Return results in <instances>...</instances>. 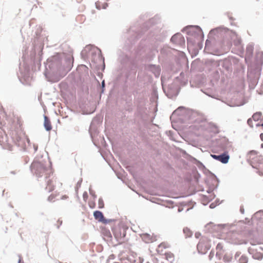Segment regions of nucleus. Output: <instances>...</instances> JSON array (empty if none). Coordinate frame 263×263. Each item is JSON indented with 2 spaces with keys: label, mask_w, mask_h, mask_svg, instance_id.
Listing matches in <instances>:
<instances>
[{
  "label": "nucleus",
  "mask_w": 263,
  "mask_h": 263,
  "mask_svg": "<svg viewBox=\"0 0 263 263\" xmlns=\"http://www.w3.org/2000/svg\"><path fill=\"white\" fill-rule=\"evenodd\" d=\"M216 256H218L219 259H220L222 256L223 255L224 252L223 245L221 243H218L216 248Z\"/></svg>",
  "instance_id": "1a4fd4ad"
},
{
  "label": "nucleus",
  "mask_w": 263,
  "mask_h": 263,
  "mask_svg": "<svg viewBox=\"0 0 263 263\" xmlns=\"http://www.w3.org/2000/svg\"><path fill=\"white\" fill-rule=\"evenodd\" d=\"M233 259V256L231 254H226L223 256V260L227 262H231Z\"/></svg>",
  "instance_id": "4468645a"
},
{
  "label": "nucleus",
  "mask_w": 263,
  "mask_h": 263,
  "mask_svg": "<svg viewBox=\"0 0 263 263\" xmlns=\"http://www.w3.org/2000/svg\"><path fill=\"white\" fill-rule=\"evenodd\" d=\"M252 245H255V243H252V242H250Z\"/></svg>",
  "instance_id": "72a5a7b5"
},
{
  "label": "nucleus",
  "mask_w": 263,
  "mask_h": 263,
  "mask_svg": "<svg viewBox=\"0 0 263 263\" xmlns=\"http://www.w3.org/2000/svg\"><path fill=\"white\" fill-rule=\"evenodd\" d=\"M218 160L220 161L223 163H227L229 160V156L227 154H223L221 155H218Z\"/></svg>",
  "instance_id": "9b49d317"
},
{
  "label": "nucleus",
  "mask_w": 263,
  "mask_h": 263,
  "mask_svg": "<svg viewBox=\"0 0 263 263\" xmlns=\"http://www.w3.org/2000/svg\"><path fill=\"white\" fill-rule=\"evenodd\" d=\"M19 263H24V262L23 261H22L21 260H20Z\"/></svg>",
  "instance_id": "cd10ccee"
},
{
  "label": "nucleus",
  "mask_w": 263,
  "mask_h": 263,
  "mask_svg": "<svg viewBox=\"0 0 263 263\" xmlns=\"http://www.w3.org/2000/svg\"><path fill=\"white\" fill-rule=\"evenodd\" d=\"M68 198V197H67V196H63V197H62V199H66V198Z\"/></svg>",
  "instance_id": "bb28decb"
},
{
  "label": "nucleus",
  "mask_w": 263,
  "mask_h": 263,
  "mask_svg": "<svg viewBox=\"0 0 263 263\" xmlns=\"http://www.w3.org/2000/svg\"><path fill=\"white\" fill-rule=\"evenodd\" d=\"M45 179L46 182L45 190L48 192H52L55 189L57 178L52 174V176H51L50 177H47Z\"/></svg>",
  "instance_id": "7ed1b4c3"
},
{
  "label": "nucleus",
  "mask_w": 263,
  "mask_h": 263,
  "mask_svg": "<svg viewBox=\"0 0 263 263\" xmlns=\"http://www.w3.org/2000/svg\"><path fill=\"white\" fill-rule=\"evenodd\" d=\"M101 232L103 236L105 237V238L108 239L111 238V234L109 230H107L105 228H102Z\"/></svg>",
  "instance_id": "ddd939ff"
},
{
  "label": "nucleus",
  "mask_w": 263,
  "mask_h": 263,
  "mask_svg": "<svg viewBox=\"0 0 263 263\" xmlns=\"http://www.w3.org/2000/svg\"><path fill=\"white\" fill-rule=\"evenodd\" d=\"M93 216L95 218L100 222H102L103 223H106L108 222V220L104 218L102 213L100 211H95L93 212Z\"/></svg>",
  "instance_id": "423d86ee"
},
{
  "label": "nucleus",
  "mask_w": 263,
  "mask_h": 263,
  "mask_svg": "<svg viewBox=\"0 0 263 263\" xmlns=\"http://www.w3.org/2000/svg\"><path fill=\"white\" fill-rule=\"evenodd\" d=\"M261 138H263V136H262V135H260Z\"/></svg>",
  "instance_id": "c756f323"
},
{
  "label": "nucleus",
  "mask_w": 263,
  "mask_h": 263,
  "mask_svg": "<svg viewBox=\"0 0 263 263\" xmlns=\"http://www.w3.org/2000/svg\"><path fill=\"white\" fill-rule=\"evenodd\" d=\"M241 253L240 252H237L235 254V258H236L237 257L239 256Z\"/></svg>",
  "instance_id": "393cba45"
},
{
  "label": "nucleus",
  "mask_w": 263,
  "mask_h": 263,
  "mask_svg": "<svg viewBox=\"0 0 263 263\" xmlns=\"http://www.w3.org/2000/svg\"><path fill=\"white\" fill-rule=\"evenodd\" d=\"M107 6V4L105 3L103 5V8L105 9Z\"/></svg>",
  "instance_id": "a878e982"
},
{
  "label": "nucleus",
  "mask_w": 263,
  "mask_h": 263,
  "mask_svg": "<svg viewBox=\"0 0 263 263\" xmlns=\"http://www.w3.org/2000/svg\"><path fill=\"white\" fill-rule=\"evenodd\" d=\"M112 231L115 237L118 240L121 239L126 235L125 229L121 224L115 226Z\"/></svg>",
  "instance_id": "f03ea898"
},
{
  "label": "nucleus",
  "mask_w": 263,
  "mask_h": 263,
  "mask_svg": "<svg viewBox=\"0 0 263 263\" xmlns=\"http://www.w3.org/2000/svg\"><path fill=\"white\" fill-rule=\"evenodd\" d=\"M166 258L167 259H172L174 257V255L172 253H166L165 254Z\"/></svg>",
  "instance_id": "aec40b11"
},
{
  "label": "nucleus",
  "mask_w": 263,
  "mask_h": 263,
  "mask_svg": "<svg viewBox=\"0 0 263 263\" xmlns=\"http://www.w3.org/2000/svg\"><path fill=\"white\" fill-rule=\"evenodd\" d=\"M142 240L146 243H151L156 240L155 237L148 234H143L141 235Z\"/></svg>",
  "instance_id": "0eeeda50"
},
{
  "label": "nucleus",
  "mask_w": 263,
  "mask_h": 263,
  "mask_svg": "<svg viewBox=\"0 0 263 263\" xmlns=\"http://www.w3.org/2000/svg\"><path fill=\"white\" fill-rule=\"evenodd\" d=\"M32 171L39 177L44 176L45 178L50 177L53 174L51 165L49 163L35 162L32 164Z\"/></svg>",
  "instance_id": "f257e3e1"
},
{
  "label": "nucleus",
  "mask_w": 263,
  "mask_h": 263,
  "mask_svg": "<svg viewBox=\"0 0 263 263\" xmlns=\"http://www.w3.org/2000/svg\"><path fill=\"white\" fill-rule=\"evenodd\" d=\"M239 263H247L248 262V258L247 256L242 255L238 260Z\"/></svg>",
  "instance_id": "dca6fc26"
},
{
  "label": "nucleus",
  "mask_w": 263,
  "mask_h": 263,
  "mask_svg": "<svg viewBox=\"0 0 263 263\" xmlns=\"http://www.w3.org/2000/svg\"><path fill=\"white\" fill-rule=\"evenodd\" d=\"M209 242L206 238L201 239L197 246L198 251L202 254L205 253L210 248Z\"/></svg>",
  "instance_id": "20e7f679"
},
{
  "label": "nucleus",
  "mask_w": 263,
  "mask_h": 263,
  "mask_svg": "<svg viewBox=\"0 0 263 263\" xmlns=\"http://www.w3.org/2000/svg\"><path fill=\"white\" fill-rule=\"evenodd\" d=\"M261 114L260 112H256L253 115L252 118L254 120H258L261 118Z\"/></svg>",
  "instance_id": "f3484780"
},
{
  "label": "nucleus",
  "mask_w": 263,
  "mask_h": 263,
  "mask_svg": "<svg viewBox=\"0 0 263 263\" xmlns=\"http://www.w3.org/2000/svg\"><path fill=\"white\" fill-rule=\"evenodd\" d=\"M254 258L257 259H261L263 257V255L261 253H257L256 255H253Z\"/></svg>",
  "instance_id": "a211bd4d"
},
{
  "label": "nucleus",
  "mask_w": 263,
  "mask_h": 263,
  "mask_svg": "<svg viewBox=\"0 0 263 263\" xmlns=\"http://www.w3.org/2000/svg\"><path fill=\"white\" fill-rule=\"evenodd\" d=\"M59 183L60 184V185H61V186L62 185V183L59 182Z\"/></svg>",
  "instance_id": "2f4dec72"
},
{
  "label": "nucleus",
  "mask_w": 263,
  "mask_h": 263,
  "mask_svg": "<svg viewBox=\"0 0 263 263\" xmlns=\"http://www.w3.org/2000/svg\"><path fill=\"white\" fill-rule=\"evenodd\" d=\"M98 206L100 209H102L104 207V202L102 199H99Z\"/></svg>",
  "instance_id": "6ab92c4d"
},
{
  "label": "nucleus",
  "mask_w": 263,
  "mask_h": 263,
  "mask_svg": "<svg viewBox=\"0 0 263 263\" xmlns=\"http://www.w3.org/2000/svg\"><path fill=\"white\" fill-rule=\"evenodd\" d=\"M171 40L174 43L178 44L180 43L182 41H184V39L181 34L178 33L174 35Z\"/></svg>",
  "instance_id": "6e6552de"
},
{
  "label": "nucleus",
  "mask_w": 263,
  "mask_h": 263,
  "mask_svg": "<svg viewBox=\"0 0 263 263\" xmlns=\"http://www.w3.org/2000/svg\"><path fill=\"white\" fill-rule=\"evenodd\" d=\"M56 197V195L52 194H51L49 197H48V200L49 201H54V199Z\"/></svg>",
  "instance_id": "412c9836"
},
{
  "label": "nucleus",
  "mask_w": 263,
  "mask_h": 263,
  "mask_svg": "<svg viewBox=\"0 0 263 263\" xmlns=\"http://www.w3.org/2000/svg\"><path fill=\"white\" fill-rule=\"evenodd\" d=\"M44 125L47 131H50L51 130L52 125L49 119V118L46 116H44Z\"/></svg>",
  "instance_id": "9d476101"
},
{
  "label": "nucleus",
  "mask_w": 263,
  "mask_h": 263,
  "mask_svg": "<svg viewBox=\"0 0 263 263\" xmlns=\"http://www.w3.org/2000/svg\"><path fill=\"white\" fill-rule=\"evenodd\" d=\"M211 156L215 159L218 160L219 157L218 155H211Z\"/></svg>",
  "instance_id": "5701e85b"
},
{
  "label": "nucleus",
  "mask_w": 263,
  "mask_h": 263,
  "mask_svg": "<svg viewBox=\"0 0 263 263\" xmlns=\"http://www.w3.org/2000/svg\"><path fill=\"white\" fill-rule=\"evenodd\" d=\"M261 138H263V136H262V135H260Z\"/></svg>",
  "instance_id": "7c9ffc66"
},
{
  "label": "nucleus",
  "mask_w": 263,
  "mask_h": 263,
  "mask_svg": "<svg viewBox=\"0 0 263 263\" xmlns=\"http://www.w3.org/2000/svg\"><path fill=\"white\" fill-rule=\"evenodd\" d=\"M88 204L89 207L91 209L95 208L96 205L95 202L94 200L89 201Z\"/></svg>",
  "instance_id": "4be33fe9"
},
{
  "label": "nucleus",
  "mask_w": 263,
  "mask_h": 263,
  "mask_svg": "<svg viewBox=\"0 0 263 263\" xmlns=\"http://www.w3.org/2000/svg\"><path fill=\"white\" fill-rule=\"evenodd\" d=\"M98 4H99V3H98H98H97V8H99Z\"/></svg>",
  "instance_id": "c85d7f7f"
},
{
  "label": "nucleus",
  "mask_w": 263,
  "mask_h": 263,
  "mask_svg": "<svg viewBox=\"0 0 263 263\" xmlns=\"http://www.w3.org/2000/svg\"><path fill=\"white\" fill-rule=\"evenodd\" d=\"M232 243L239 245L246 243L247 241L242 239L241 235L234 234L232 236Z\"/></svg>",
  "instance_id": "39448f33"
},
{
  "label": "nucleus",
  "mask_w": 263,
  "mask_h": 263,
  "mask_svg": "<svg viewBox=\"0 0 263 263\" xmlns=\"http://www.w3.org/2000/svg\"><path fill=\"white\" fill-rule=\"evenodd\" d=\"M87 197H88L87 193L86 192L84 193V194H83V198H84L85 200H86Z\"/></svg>",
  "instance_id": "b1692460"
},
{
  "label": "nucleus",
  "mask_w": 263,
  "mask_h": 263,
  "mask_svg": "<svg viewBox=\"0 0 263 263\" xmlns=\"http://www.w3.org/2000/svg\"><path fill=\"white\" fill-rule=\"evenodd\" d=\"M183 233L185 235L186 238L190 237L192 235V232L187 228H185L183 229Z\"/></svg>",
  "instance_id": "2eb2a0df"
},
{
  "label": "nucleus",
  "mask_w": 263,
  "mask_h": 263,
  "mask_svg": "<svg viewBox=\"0 0 263 263\" xmlns=\"http://www.w3.org/2000/svg\"><path fill=\"white\" fill-rule=\"evenodd\" d=\"M169 247H170V245H169V244L167 242H163L161 243L158 246V249H157V251L158 252H161L162 253L163 252V250L164 249L168 248Z\"/></svg>",
  "instance_id": "f8f14e48"
},
{
  "label": "nucleus",
  "mask_w": 263,
  "mask_h": 263,
  "mask_svg": "<svg viewBox=\"0 0 263 263\" xmlns=\"http://www.w3.org/2000/svg\"><path fill=\"white\" fill-rule=\"evenodd\" d=\"M104 82H102V85H104Z\"/></svg>",
  "instance_id": "473e14b6"
}]
</instances>
